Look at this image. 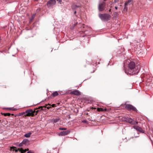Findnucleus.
Wrapping results in <instances>:
<instances>
[{
	"label": "nucleus",
	"mask_w": 153,
	"mask_h": 153,
	"mask_svg": "<svg viewBox=\"0 0 153 153\" xmlns=\"http://www.w3.org/2000/svg\"><path fill=\"white\" fill-rule=\"evenodd\" d=\"M114 13L115 15L117 14V12H115Z\"/></svg>",
	"instance_id": "obj_35"
},
{
	"label": "nucleus",
	"mask_w": 153,
	"mask_h": 153,
	"mask_svg": "<svg viewBox=\"0 0 153 153\" xmlns=\"http://www.w3.org/2000/svg\"><path fill=\"white\" fill-rule=\"evenodd\" d=\"M119 1V0H115L114 1L115 3H116V2H118Z\"/></svg>",
	"instance_id": "obj_31"
},
{
	"label": "nucleus",
	"mask_w": 153,
	"mask_h": 153,
	"mask_svg": "<svg viewBox=\"0 0 153 153\" xmlns=\"http://www.w3.org/2000/svg\"><path fill=\"white\" fill-rule=\"evenodd\" d=\"M105 4V3L104 2H102L99 4L98 9L99 11H102L104 9Z\"/></svg>",
	"instance_id": "obj_5"
},
{
	"label": "nucleus",
	"mask_w": 153,
	"mask_h": 153,
	"mask_svg": "<svg viewBox=\"0 0 153 153\" xmlns=\"http://www.w3.org/2000/svg\"><path fill=\"white\" fill-rule=\"evenodd\" d=\"M49 105H50V106H51L53 107H56V105L55 104H53L51 105H50V104H49Z\"/></svg>",
	"instance_id": "obj_24"
},
{
	"label": "nucleus",
	"mask_w": 153,
	"mask_h": 153,
	"mask_svg": "<svg viewBox=\"0 0 153 153\" xmlns=\"http://www.w3.org/2000/svg\"><path fill=\"white\" fill-rule=\"evenodd\" d=\"M111 9H109V11L110 12H111Z\"/></svg>",
	"instance_id": "obj_38"
},
{
	"label": "nucleus",
	"mask_w": 153,
	"mask_h": 153,
	"mask_svg": "<svg viewBox=\"0 0 153 153\" xmlns=\"http://www.w3.org/2000/svg\"><path fill=\"white\" fill-rule=\"evenodd\" d=\"M25 113L26 114L24 115L25 117L30 116L33 117L34 116L33 110L32 109H30L27 110L25 111Z\"/></svg>",
	"instance_id": "obj_3"
},
{
	"label": "nucleus",
	"mask_w": 153,
	"mask_h": 153,
	"mask_svg": "<svg viewBox=\"0 0 153 153\" xmlns=\"http://www.w3.org/2000/svg\"><path fill=\"white\" fill-rule=\"evenodd\" d=\"M22 143L25 145H27L29 144V140L27 139H24L22 142Z\"/></svg>",
	"instance_id": "obj_11"
},
{
	"label": "nucleus",
	"mask_w": 153,
	"mask_h": 153,
	"mask_svg": "<svg viewBox=\"0 0 153 153\" xmlns=\"http://www.w3.org/2000/svg\"><path fill=\"white\" fill-rule=\"evenodd\" d=\"M131 0H128L125 3V5L128 6V5H130L131 4Z\"/></svg>",
	"instance_id": "obj_15"
},
{
	"label": "nucleus",
	"mask_w": 153,
	"mask_h": 153,
	"mask_svg": "<svg viewBox=\"0 0 153 153\" xmlns=\"http://www.w3.org/2000/svg\"><path fill=\"white\" fill-rule=\"evenodd\" d=\"M133 128L134 129H135L141 132H142L143 131L142 128L138 126H133Z\"/></svg>",
	"instance_id": "obj_9"
},
{
	"label": "nucleus",
	"mask_w": 153,
	"mask_h": 153,
	"mask_svg": "<svg viewBox=\"0 0 153 153\" xmlns=\"http://www.w3.org/2000/svg\"><path fill=\"white\" fill-rule=\"evenodd\" d=\"M57 1H58L59 2H61L62 1V0H56Z\"/></svg>",
	"instance_id": "obj_34"
},
{
	"label": "nucleus",
	"mask_w": 153,
	"mask_h": 153,
	"mask_svg": "<svg viewBox=\"0 0 153 153\" xmlns=\"http://www.w3.org/2000/svg\"><path fill=\"white\" fill-rule=\"evenodd\" d=\"M16 148V147L14 146L11 147L10 148V150L11 151H15L16 152H18L19 150L18 149H15Z\"/></svg>",
	"instance_id": "obj_14"
},
{
	"label": "nucleus",
	"mask_w": 153,
	"mask_h": 153,
	"mask_svg": "<svg viewBox=\"0 0 153 153\" xmlns=\"http://www.w3.org/2000/svg\"><path fill=\"white\" fill-rule=\"evenodd\" d=\"M81 7V5H77L76 4H74L72 6V8L73 9H75L77 7Z\"/></svg>",
	"instance_id": "obj_12"
},
{
	"label": "nucleus",
	"mask_w": 153,
	"mask_h": 153,
	"mask_svg": "<svg viewBox=\"0 0 153 153\" xmlns=\"http://www.w3.org/2000/svg\"><path fill=\"white\" fill-rule=\"evenodd\" d=\"M7 110H10L13 111H16L17 110V109L14 108H7L6 109Z\"/></svg>",
	"instance_id": "obj_19"
},
{
	"label": "nucleus",
	"mask_w": 153,
	"mask_h": 153,
	"mask_svg": "<svg viewBox=\"0 0 153 153\" xmlns=\"http://www.w3.org/2000/svg\"><path fill=\"white\" fill-rule=\"evenodd\" d=\"M60 119L59 118H56L53 120V121L54 123H56Z\"/></svg>",
	"instance_id": "obj_20"
},
{
	"label": "nucleus",
	"mask_w": 153,
	"mask_h": 153,
	"mask_svg": "<svg viewBox=\"0 0 153 153\" xmlns=\"http://www.w3.org/2000/svg\"><path fill=\"white\" fill-rule=\"evenodd\" d=\"M126 121L128 122L129 123L133 125H137L138 123L137 122H136L133 120L132 119L130 118H128L126 119Z\"/></svg>",
	"instance_id": "obj_7"
},
{
	"label": "nucleus",
	"mask_w": 153,
	"mask_h": 153,
	"mask_svg": "<svg viewBox=\"0 0 153 153\" xmlns=\"http://www.w3.org/2000/svg\"><path fill=\"white\" fill-rule=\"evenodd\" d=\"M23 143H22V142L21 143H20L19 144V146H22V145H23Z\"/></svg>",
	"instance_id": "obj_30"
},
{
	"label": "nucleus",
	"mask_w": 153,
	"mask_h": 153,
	"mask_svg": "<svg viewBox=\"0 0 153 153\" xmlns=\"http://www.w3.org/2000/svg\"><path fill=\"white\" fill-rule=\"evenodd\" d=\"M11 115H14V114H11Z\"/></svg>",
	"instance_id": "obj_39"
},
{
	"label": "nucleus",
	"mask_w": 153,
	"mask_h": 153,
	"mask_svg": "<svg viewBox=\"0 0 153 153\" xmlns=\"http://www.w3.org/2000/svg\"><path fill=\"white\" fill-rule=\"evenodd\" d=\"M26 114V113H25V112H22V113H21L20 114L21 115H24V116L25 115V114Z\"/></svg>",
	"instance_id": "obj_27"
},
{
	"label": "nucleus",
	"mask_w": 153,
	"mask_h": 153,
	"mask_svg": "<svg viewBox=\"0 0 153 153\" xmlns=\"http://www.w3.org/2000/svg\"><path fill=\"white\" fill-rule=\"evenodd\" d=\"M56 3L55 0H50L48 2L47 5L48 7H50L54 5Z\"/></svg>",
	"instance_id": "obj_6"
},
{
	"label": "nucleus",
	"mask_w": 153,
	"mask_h": 153,
	"mask_svg": "<svg viewBox=\"0 0 153 153\" xmlns=\"http://www.w3.org/2000/svg\"><path fill=\"white\" fill-rule=\"evenodd\" d=\"M69 133V132L68 131H61L59 134V135L64 136L68 134Z\"/></svg>",
	"instance_id": "obj_10"
},
{
	"label": "nucleus",
	"mask_w": 153,
	"mask_h": 153,
	"mask_svg": "<svg viewBox=\"0 0 153 153\" xmlns=\"http://www.w3.org/2000/svg\"><path fill=\"white\" fill-rule=\"evenodd\" d=\"M127 6L124 5V8L123 10L124 11H127L128 8L126 7Z\"/></svg>",
	"instance_id": "obj_22"
},
{
	"label": "nucleus",
	"mask_w": 153,
	"mask_h": 153,
	"mask_svg": "<svg viewBox=\"0 0 153 153\" xmlns=\"http://www.w3.org/2000/svg\"><path fill=\"white\" fill-rule=\"evenodd\" d=\"M104 1H106L107 0H103Z\"/></svg>",
	"instance_id": "obj_40"
},
{
	"label": "nucleus",
	"mask_w": 153,
	"mask_h": 153,
	"mask_svg": "<svg viewBox=\"0 0 153 153\" xmlns=\"http://www.w3.org/2000/svg\"><path fill=\"white\" fill-rule=\"evenodd\" d=\"M97 110L99 111H105L106 110V109H103L102 108H98Z\"/></svg>",
	"instance_id": "obj_16"
},
{
	"label": "nucleus",
	"mask_w": 153,
	"mask_h": 153,
	"mask_svg": "<svg viewBox=\"0 0 153 153\" xmlns=\"http://www.w3.org/2000/svg\"><path fill=\"white\" fill-rule=\"evenodd\" d=\"M59 94L58 92L57 91H56L53 93L51 94V96L53 97H54L56 96H57Z\"/></svg>",
	"instance_id": "obj_13"
},
{
	"label": "nucleus",
	"mask_w": 153,
	"mask_h": 153,
	"mask_svg": "<svg viewBox=\"0 0 153 153\" xmlns=\"http://www.w3.org/2000/svg\"><path fill=\"white\" fill-rule=\"evenodd\" d=\"M84 123H86L87 122V121L86 120H84L82 121Z\"/></svg>",
	"instance_id": "obj_33"
},
{
	"label": "nucleus",
	"mask_w": 153,
	"mask_h": 153,
	"mask_svg": "<svg viewBox=\"0 0 153 153\" xmlns=\"http://www.w3.org/2000/svg\"><path fill=\"white\" fill-rule=\"evenodd\" d=\"M126 108L129 110H132L133 111H137L136 108L133 106L132 105L129 104H126L125 106Z\"/></svg>",
	"instance_id": "obj_4"
},
{
	"label": "nucleus",
	"mask_w": 153,
	"mask_h": 153,
	"mask_svg": "<svg viewBox=\"0 0 153 153\" xmlns=\"http://www.w3.org/2000/svg\"><path fill=\"white\" fill-rule=\"evenodd\" d=\"M5 86V88H6V86Z\"/></svg>",
	"instance_id": "obj_41"
},
{
	"label": "nucleus",
	"mask_w": 153,
	"mask_h": 153,
	"mask_svg": "<svg viewBox=\"0 0 153 153\" xmlns=\"http://www.w3.org/2000/svg\"><path fill=\"white\" fill-rule=\"evenodd\" d=\"M1 114L2 115H3L4 116H9L11 115V114L10 113H1Z\"/></svg>",
	"instance_id": "obj_17"
},
{
	"label": "nucleus",
	"mask_w": 153,
	"mask_h": 153,
	"mask_svg": "<svg viewBox=\"0 0 153 153\" xmlns=\"http://www.w3.org/2000/svg\"><path fill=\"white\" fill-rule=\"evenodd\" d=\"M115 9L116 10H117V7H115Z\"/></svg>",
	"instance_id": "obj_36"
},
{
	"label": "nucleus",
	"mask_w": 153,
	"mask_h": 153,
	"mask_svg": "<svg viewBox=\"0 0 153 153\" xmlns=\"http://www.w3.org/2000/svg\"><path fill=\"white\" fill-rule=\"evenodd\" d=\"M76 13V11H75V12H74V14H75Z\"/></svg>",
	"instance_id": "obj_37"
},
{
	"label": "nucleus",
	"mask_w": 153,
	"mask_h": 153,
	"mask_svg": "<svg viewBox=\"0 0 153 153\" xmlns=\"http://www.w3.org/2000/svg\"><path fill=\"white\" fill-rule=\"evenodd\" d=\"M129 69L128 73L130 75L137 74L140 69V66L139 65H136L133 62H131L128 64Z\"/></svg>",
	"instance_id": "obj_1"
},
{
	"label": "nucleus",
	"mask_w": 153,
	"mask_h": 153,
	"mask_svg": "<svg viewBox=\"0 0 153 153\" xmlns=\"http://www.w3.org/2000/svg\"><path fill=\"white\" fill-rule=\"evenodd\" d=\"M29 150V149H25V150L23 149V151H24V152H26L27 151H28Z\"/></svg>",
	"instance_id": "obj_28"
},
{
	"label": "nucleus",
	"mask_w": 153,
	"mask_h": 153,
	"mask_svg": "<svg viewBox=\"0 0 153 153\" xmlns=\"http://www.w3.org/2000/svg\"><path fill=\"white\" fill-rule=\"evenodd\" d=\"M59 129L60 130H65L66 128H59Z\"/></svg>",
	"instance_id": "obj_26"
},
{
	"label": "nucleus",
	"mask_w": 153,
	"mask_h": 153,
	"mask_svg": "<svg viewBox=\"0 0 153 153\" xmlns=\"http://www.w3.org/2000/svg\"><path fill=\"white\" fill-rule=\"evenodd\" d=\"M45 106H40V107H39L38 108H35V109H39L41 108L42 109V108H43V107H44Z\"/></svg>",
	"instance_id": "obj_25"
},
{
	"label": "nucleus",
	"mask_w": 153,
	"mask_h": 153,
	"mask_svg": "<svg viewBox=\"0 0 153 153\" xmlns=\"http://www.w3.org/2000/svg\"><path fill=\"white\" fill-rule=\"evenodd\" d=\"M27 153H34V152L31 151H28Z\"/></svg>",
	"instance_id": "obj_29"
},
{
	"label": "nucleus",
	"mask_w": 153,
	"mask_h": 153,
	"mask_svg": "<svg viewBox=\"0 0 153 153\" xmlns=\"http://www.w3.org/2000/svg\"><path fill=\"white\" fill-rule=\"evenodd\" d=\"M99 16L102 20L104 21L109 20L111 17V16L108 13L100 14H99Z\"/></svg>",
	"instance_id": "obj_2"
},
{
	"label": "nucleus",
	"mask_w": 153,
	"mask_h": 153,
	"mask_svg": "<svg viewBox=\"0 0 153 153\" xmlns=\"http://www.w3.org/2000/svg\"><path fill=\"white\" fill-rule=\"evenodd\" d=\"M1 120H0V122H1Z\"/></svg>",
	"instance_id": "obj_42"
},
{
	"label": "nucleus",
	"mask_w": 153,
	"mask_h": 153,
	"mask_svg": "<svg viewBox=\"0 0 153 153\" xmlns=\"http://www.w3.org/2000/svg\"><path fill=\"white\" fill-rule=\"evenodd\" d=\"M36 109H35L34 110H33V112H34V116L36 115L38 112L39 111V110H37V111H36Z\"/></svg>",
	"instance_id": "obj_21"
},
{
	"label": "nucleus",
	"mask_w": 153,
	"mask_h": 153,
	"mask_svg": "<svg viewBox=\"0 0 153 153\" xmlns=\"http://www.w3.org/2000/svg\"><path fill=\"white\" fill-rule=\"evenodd\" d=\"M71 94L77 96L80 95H81V93L80 92L77 90H75L73 91H71Z\"/></svg>",
	"instance_id": "obj_8"
},
{
	"label": "nucleus",
	"mask_w": 153,
	"mask_h": 153,
	"mask_svg": "<svg viewBox=\"0 0 153 153\" xmlns=\"http://www.w3.org/2000/svg\"><path fill=\"white\" fill-rule=\"evenodd\" d=\"M31 133L30 132H29L27 134H26L24 135L25 137H30L31 135Z\"/></svg>",
	"instance_id": "obj_18"
},
{
	"label": "nucleus",
	"mask_w": 153,
	"mask_h": 153,
	"mask_svg": "<svg viewBox=\"0 0 153 153\" xmlns=\"http://www.w3.org/2000/svg\"><path fill=\"white\" fill-rule=\"evenodd\" d=\"M18 150L19 151L21 152V153H24L25 152H24V151H23V149L22 148H20V149L19 148V149H18Z\"/></svg>",
	"instance_id": "obj_23"
},
{
	"label": "nucleus",
	"mask_w": 153,
	"mask_h": 153,
	"mask_svg": "<svg viewBox=\"0 0 153 153\" xmlns=\"http://www.w3.org/2000/svg\"><path fill=\"white\" fill-rule=\"evenodd\" d=\"M44 108H47V109H49L50 108V107H47L46 106L45 107V106Z\"/></svg>",
	"instance_id": "obj_32"
}]
</instances>
